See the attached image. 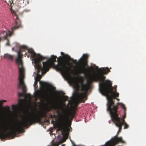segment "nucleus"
Listing matches in <instances>:
<instances>
[{
	"mask_svg": "<svg viewBox=\"0 0 146 146\" xmlns=\"http://www.w3.org/2000/svg\"><path fill=\"white\" fill-rule=\"evenodd\" d=\"M27 50L28 53L31 54V57L34 59L35 65V66L37 70V75L35 77L34 82H46L40 80L42 75H43L48 71L50 68L54 64V62L56 61L57 56L52 55L46 62H43V66L40 62L41 61L46 58L41 55L40 54L36 53L32 49H28L25 46H22L18 51H17V56L16 58V62L18 65L19 71V82H24L25 77V70L23 66L22 60L23 52Z\"/></svg>",
	"mask_w": 146,
	"mask_h": 146,
	"instance_id": "1",
	"label": "nucleus"
},
{
	"mask_svg": "<svg viewBox=\"0 0 146 146\" xmlns=\"http://www.w3.org/2000/svg\"><path fill=\"white\" fill-rule=\"evenodd\" d=\"M88 55L87 54H83V57L79 60L80 66L75 70L74 74L77 77L82 79L86 80V82H93L92 81L99 82H111L110 80H106V77L104 75L110 72L108 67L105 68H100L97 72L93 74H91L94 70V68L92 66H88L86 68L85 66L87 64V60Z\"/></svg>",
	"mask_w": 146,
	"mask_h": 146,
	"instance_id": "2",
	"label": "nucleus"
},
{
	"mask_svg": "<svg viewBox=\"0 0 146 146\" xmlns=\"http://www.w3.org/2000/svg\"><path fill=\"white\" fill-rule=\"evenodd\" d=\"M33 110V111L30 112L28 111L26 114L24 116L22 122H19V125H17L18 128L17 131L18 132L22 133L24 127L36 123L40 122L42 117L46 116L47 112L46 111L39 112L37 113L36 112L37 111V110Z\"/></svg>",
	"mask_w": 146,
	"mask_h": 146,
	"instance_id": "3",
	"label": "nucleus"
},
{
	"mask_svg": "<svg viewBox=\"0 0 146 146\" xmlns=\"http://www.w3.org/2000/svg\"><path fill=\"white\" fill-rule=\"evenodd\" d=\"M99 83L100 92L102 94L109 98L107 104V110H108V107L110 106L111 109H112L113 107L115 106L117 109V105H114V102L112 99H115L116 97L119 96V93L117 92V86H114L115 91L113 92V87L112 86L111 83Z\"/></svg>",
	"mask_w": 146,
	"mask_h": 146,
	"instance_id": "4",
	"label": "nucleus"
},
{
	"mask_svg": "<svg viewBox=\"0 0 146 146\" xmlns=\"http://www.w3.org/2000/svg\"><path fill=\"white\" fill-rule=\"evenodd\" d=\"M69 85L77 91L81 90L82 92L77 93L75 95L76 101L78 103L80 102L84 103L87 100V94L88 90L92 88L91 83H68Z\"/></svg>",
	"mask_w": 146,
	"mask_h": 146,
	"instance_id": "5",
	"label": "nucleus"
},
{
	"mask_svg": "<svg viewBox=\"0 0 146 146\" xmlns=\"http://www.w3.org/2000/svg\"><path fill=\"white\" fill-rule=\"evenodd\" d=\"M75 111H70L69 113H64L59 118V121L60 124L58 130L61 131V133L64 138L67 139L68 137L67 134L69 130L68 128L66 127V126L67 122L70 120H72L75 114Z\"/></svg>",
	"mask_w": 146,
	"mask_h": 146,
	"instance_id": "6",
	"label": "nucleus"
},
{
	"mask_svg": "<svg viewBox=\"0 0 146 146\" xmlns=\"http://www.w3.org/2000/svg\"><path fill=\"white\" fill-rule=\"evenodd\" d=\"M6 100H0V107H2L4 102H6ZM2 125H0V138L5 139L11 137L13 135H16L21 133L20 132H18L17 129L18 128L17 125L12 126L11 128L6 127L4 123L2 121Z\"/></svg>",
	"mask_w": 146,
	"mask_h": 146,
	"instance_id": "7",
	"label": "nucleus"
},
{
	"mask_svg": "<svg viewBox=\"0 0 146 146\" xmlns=\"http://www.w3.org/2000/svg\"><path fill=\"white\" fill-rule=\"evenodd\" d=\"M15 25L12 28V31H4L0 33V42L4 40L7 39V42L6 44V45H9V41L8 39H7L8 36H11L13 34V31L16 29L19 28L21 27L20 23H18L17 21H15Z\"/></svg>",
	"mask_w": 146,
	"mask_h": 146,
	"instance_id": "8",
	"label": "nucleus"
},
{
	"mask_svg": "<svg viewBox=\"0 0 146 146\" xmlns=\"http://www.w3.org/2000/svg\"><path fill=\"white\" fill-rule=\"evenodd\" d=\"M57 60L58 64L56 66V69L60 71L64 75H66L71 70L70 68L67 66V63L65 61H59L58 58H57Z\"/></svg>",
	"mask_w": 146,
	"mask_h": 146,
	"instance_id": "9",
	"label": "nucleus"
},
{
	"mask_svg": "<svg viewBox=\"0 0 146 146\" xmlns=\"http://www.w3.org/2000/svg\"><path fill=\"white\" fill-rule=\"evenodd\" d=\"M29 3V2L28 0H20L19 1L17 4V6L19 8H23Z\"/></svg>",
	"mask_w": 146,
	"mask_h": 146,
	"instance_id": "10",
	"label": "nucleus"
},
{
	"mask_svg": "<svg viewBox=\"0 0 146 146\" xmlns=\"http://www.w3.org/2000/svg\"><path fill=\"white\" fill-rule=\"evenodd\" d=\"M120 105L121 106V107L123 109H124V113H125V114L123 115V118H122V119L120 118V121H122V119H123L124 120V119L126 117V108L125 107V106L123 104H122V103H117V105H117V108H118V105ZM118 109V108H117V109Z\"/></svg>",
	"mask_w": 146,
	"mask_h": 146,
	"instance_id": "11",
	"label": "nucleus"
},
{
	"mask_svg": "<svg viewBox=\"0 0 146 146\" xmlns=\"http://www.w3.org/2000/svg\"><path fill=\"white\" fill-rule=\"evenodd\" d=\"M18 88L22 90L23 92H25L26 87L25 83H19Z\"/></svg>",
	"mask_w": 146,
	"mask_h": 146,
	"instance_id": "12",
	"label": "nucleus"
},
{
	"mask_svg": "<svg viewBox=\"0 0 146 146\" xmlns=\"http://www.w3.org/2000/svg\"><path fill=\"white\" fill-rule=\"evenodd\" d=\"M4 57L9 60H13V56L8 54H6L4 55Z\"/></svg>",
	"mask_w": 146,
	"mask_h": 146,
	"instance_id": "13",
	"label": "nucleus"
},
{
	"mask_svg": "<svg viewBox=\"0 0 146 146\" xmlns=\"http://www.w3.org/2000/svg\"><path fill=\"white\" fill-rule=\"evenodd\" d=\"M60 106L58 104H53L51 107V108L54 110H60Z\"/></svg>",
	"mask_w": 146,
	"mask_h": 146,
	"instance_id": "14",
	"label": "nucleus"
},
{
	"mask_svg": "<svg viewBox=\"0 0 146 146\" xmlns=\"http://www.w3.org/2000/svg\"><path fill=\"white\" fill-rule=\"evenodd\" d=\"M121 123H122V126L123 125H124V129H127L129 127V125H128L127 124L126 122H125V120L123 119H122V121H121Z\"/></svg>",
	"mask_w": 146,
	"mask_h": 146,
	"instance_id": "15",
	"label": "nucleus"
},
{
	"mask_svg": "<svg viewBox=\"0 0 146 146\" xmlns=\"http://www.w3.org/2000/svg\"><path fill=\"white\" fill-rule=\"evenodd\" d=\"M67 59L71 61L72 62L75 64H77L78 62L76 60H74L73 59L71 58L69 56H67Z\"/></svg>",
	"mask_w": 146,
	"mask_h": 146,
	"instance_id": "16",
	"label": "nucleus"
},
{
	"mask_svg": "<svg viewBox=\"0 0 146 146\" xmlns=\"http://www.w3.org/2000/svg\"><path fill=\"white\" fill-rule=\"evenodd\" d=\"M25 97L27 98L30 101L31 100V99L33 97V96L31 94H28L26 95Z\"/></svg>",
	"mask_w": 146,
	"mask_h": 146,
	"instance_id": "17",
	"label": "nucleus"
},
{
	"mask_svg": "<svg viewBox=\"0 0 146 146\" xmlns=\"http://www.w3.org/2000/svg\"><path fill=\"white\" fill-rule=\"evenodd\" d=\"M5 110V111L6 112H10V108L8 106H7L3 108Z\"/></svg>",
	"mask_w": 146,
	"mask_h": 146,
	"instance_id": "18",
	"label": "nucleus"
},
{
	"mask_svg": "<svg viewBox=\"0 0 146 146\" xmlns=\"http://www.w3.org/2000/svg\"><path fill=\"white\" fill-rule=\"evenodd\" d=\"M4 1L6 2L9 5H11L13 2L12 0H4Z\"/></svg>",
	"mask_w": 146,
	"mask_h": 146,
	"instance_id": "19",
	"label": "nucleus"
},
{
	"mask_svg": "<svg viewBox=\"0 0 146 146\" xmlns=\"http://www.w3.org/2000/svg\"><path fill=\"white\" fill-rule=\"evenodd\" d=\"M23 100L22 99H20L19 100V102L21 104V106L20 107V108H23Z\"/></svg>",
	"mask_w": 146,
	"mask_h": 146,
	"instance_id": "20",
	"label": "nucleus"
},
{
	"mask_svg": "<svg viewBox=\"0 0 146 146\" xmlns=\"http://www.w3.org/2000/svg\"><path fill=\"white\" fill-rule=\"evenodd\" d=\"M34 94H35L34 96H35V98H37L39 96V94L38 92H37V93L35 92Z\"/></svg>",
	"mask_w": 146,
	"mask_h": 146,
	"instance_id": "21",
	"label": "nucleus"
},
{
	"mask_svg": "<svg viewBox=\"0 0 146 146\" xmlns=\"http://www.w3.org/2000/svg\"><path fill=\"white\" fill-rule=\"evenodd\" d=\"M18 95L19 97H21L24 96L23 94L21 92L19 93Z\"/></svg>",
	"mask_w": 146,
	"mask_h": 146,
	"instance_id": "22",
	"label": "nucleus"
},
{
	"mask_svg": "<svg viewBox=\"0 0 146 146\" xmlns=\"http://www.w3.org/2000/svg\"><path fill=\"white\" fill-rule=\"evenodd\" d=\"M68 97L66 96H64L63 97V99L65 101H66L68 100Z\"/></svg>",
	"mask_w": 146,
	"mask_h": 146,
	"instance_id": "23",
	"label": "nucleus"
},
{
	"mask_svg": "<svg viewBox=\"0 0 146 146\" xmlns=\"http://www.w3.org/2000/svg\"><path fill=\"white\" fill-rule=\"evenodd\" d=\"M18 106H14V105H12V107L13 109H15V108H17Z\"/></svg>",
	"mask_w": 146,
	"mask_h": 146,
	"instance_id": "24",
	"label": "nucleus"
},
{
	"mask_svg": "<svg viewBox=\"0 0 146 146\" xmlns=\"http://www.w3.org/2000/svg\"><path fill=\"white\" fill-rule=\"evenodd\" d=\"M68 82H83V81H81V82H71V81H68Z\"/></svg>",
	"mask_w": 146,
	"mask_h": 146,
	"instance_id": "25",
	"label": "nucleus"
},
{
	"mask_svg": "<svg viewBox=\"0 0 146 146\" xmlns=\"http://www.w3.org/2000/svg\"><path fill=\"white\" fill-rule=\"evenodd\" d=\"M48 83H41V82H40V83H40V85H42V84H47Z\"/></svg>",
	"mask_w": 146,
	"mask_h": 146,
	"instance_id": "26",
	"label": "nucleus"
},
{
	"mask_svg": "<svg viewBox=\"0 0 146 146\" xmlns=\"http://www.w3.org/2000/svg\"><path fill=\"white\" fill-rule=\"evenodd\" d=\"M37 83H34V85L35 86H35L36 85H37Z\"/></svg>",
	"mask_w": 146,
	"mask_h": 146,
	"instance_id": "27",
	"label": "nucleus"
},
{
	"mask_svg": "<svg viewBox=\"0 0 146 146\" xmlns=\"http://www.w3.org/2000/svg\"><path fill=\"white\" fill-rule=\"evenodd\" d=\"M61 55H64V53L63 52H61Z\"/></svg>",
	"mask_w": 146,
	"mask_h": 146,
	"instance_id": "28",
	"label": "nucleus"
},
{
	"mask_svg": "<svg viewBox=\"0 0 146 146\" xmlns=\"http://www.w3.org/2000/svg\"><path fill=\"white\" fill-rule=\"evenodd\" d=\"M116 99L118 100V101H119V99L118 98H116Z\"/></svg>",
	"mask_w": 146,
	"mask_h": 146,
	"instance_id": "29",
	"label": "nucleus"
},
{
	"mask_svg": "<svg viewBox=\"0 0 146 146\" xmlns=\"http://www.w3.org/2000/svg\"><path fill=\"white\" fill-rule=\"evenodd\" d=\"M62 141H62V142H64V141H65V140H62Z\"/></svg>",
	"mask_w": 146,
	"mask_h": 146,
	"instance_id": "30",
	"label": "nucleus"
},
{
	"mask_svg": "<svg viewBox=\"0 0 146 146\" xmlns=\"http://www.w3.org/2000/svg\"><path fill=\"white\" fill-rule=\"evenodd\" d=\"M50 111V109H48V111Z\"/></svg>",
	"mask_w": 146,
	"mask_h": 146,
	"instance_id": "31",
	"label": "nucleus"
},
{
	"mask_svg": "<svg viewBox=\"0 0 146 146\" xmlns=\"http://www.w3.org/2000/svg\"><path fill=\"white\" fill-rule=\"evenodd\" d=\"M64 146V145H62L61 146Z\"/></svg>",
	"mask_w": 146,
	"mask_h": 146,
	"instance_id": "32",
	"label": "nucleus"
},
{
	"mask_svg": "<svg viewBox=\"0 0 146 146\" xmlns=\"http://www.w3.org/2000/svg\"><path fill=\"white\" fill-rule=\"evenodd\" d=\"M27 54H26V53L25 54L27 56Z\"/></svg>",
	"mask_w": 146,
	"mask_h": 146,
	"instance_id": "33",
	"label": "nucleus"
},
{
	"mask_svg": "<svg viewBox=\"0 0 146 146\" xmlns=\"http://www.w3.org/2000/svg\"><path fill=\"white\" fill-rule=\"evenodd\" d=\"M67 63L68 64H69V62L68 61L67 62Z\"/></svg>",
	"mask_w": 146,
	"mask_h": 146,
	"instance_id": "34",
	"label": "nucleus"
},
{
	"mask_svg": "<svg viewBox=\"0 0 146 146\" xmlns=\"http://www.w3.org/2000/svg\"><path fill=\"white\" fill-rule=\"evenodd\" d=\"M12 49H13V50H14V48H12Z\"/></svg>",
	"mask_w": 146,
	"mask_h": 146,
	"instance_id": "35",
	"label": "nucleus"
},
{
	"mask_svg": "<svg viewBox=\"0 0 146 146\" xmlns=\"http://www.w3.org/2000/svg\"><path fill=\"white\" fill-rule=\"evenodd\" d=\"M60 57L62 58V57L61 56H60Z\"/></svg>",
	"mask_w": 146,
	"mask_h": 146,
	"instance_id": "36",
	"label": "nucleus"
}]
</instances>
